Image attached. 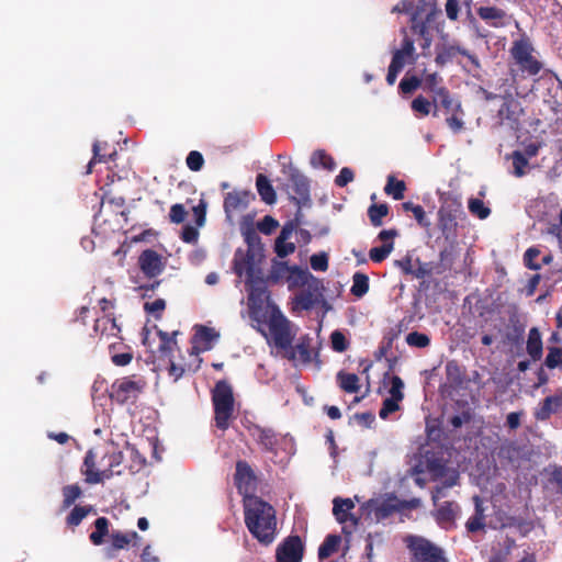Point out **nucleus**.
<instances>
[{"instance_id":"nucleus-1","label":"nucleus","mask_w":562,"mask_h":562,"mask_svg":"<svg viewBox=\"0 0 562 562\" xmlns=\"http://www.w3.org/2000/svg\"><path fill=\"white\" fill-rule=\"evenodd\" d=\"M109 193L99 196L94 193L95 201L100 203L98 213L94 214L93 233L95 236L106 238L110 234L123 229L133 221H137V209L135 205L124 207V199L109 198Z\"/></svg>"},{"instance_id":"nucleus-2","label":"nucleus","mask_w":562,"mask_h":562,"mask_svg":"<svg viewBox=\"0 0 562 562\" xmlns=\"http://www.w3.org/2000/svg\"><path fill=\"white\" fill-rule=\"evenodd\" d=\"M245 524L250 533L261 543L273 541L277 518L274 508L257 496L245 498Z\"/></svg>"},{"instance_id":"nucleus-3","label":"nucleus","mask_w":562,"mask_h":562,"mask_svg":"<svg viewBox=\"0 0 562 562\" xmlns=\"http://www.w3.org/2000/svg\"><path fill=\"white\" fill-rule=\"evenodd\" d=\"M98 457V451L93 449L88 450L85 456L81 473L88 484L103 483L114 474L121 473L120 470H115L122 463L121 452L112 451Z\"/></svg>"},{"instance_id":"nucleus-4","label":"nucleus","mask_w":562,"mask_h":562,"mask_svg":"<svg viewBox=\"0 0 562 562\" xmlns=\"http://www.w3.org/2000/svg\"><path fill=\"white\" fill-rule=\"evenodd\" d=\"M268 327L274 347L282 351L284 358L295 361V350H292V342L297 329L294 325L280 311H276L270 316Z\"/></svg>"},{"instance_id":"nucleus-5","label":"nucleus","mask_w":562,"mask_h":562,"mask_svg":"<svg viewBox=\"0 0 562 562\" xmlns=\"http://www.w3.org/2000/svg\"><path fill=\"white\" fill-rule=\"evenodd\" d=\"M216 426L220 429L228 427V420L234 411L233 389L226 381H218L212 392Z\"/></svg>"},{"instance_id":"nucleus-6","label":"nucleus","mask_w":562,"mask_h":562,"mask_svg":"<svg viewBox=\"0 0 562 562\" xmlns=\"http://www.w3.org/2000/svg\"><path fill=\"white\" fill-rule=\"evenodd\" d=\"M120 262L127 268L131 280L137 284L140 279V234L127 236L115 251Z\"/></svg>"},{"instance_id":"nucleus-7","label":"nucleus","mask_w":562,"mask_h":562,"mask_svg":"<svg viewBox=\"0 0 562 562\" xmlns=\"http://www.w3.org/2000/svg\"><path fill=\"white\" fill-rule=\"evenodd\" d=\"M140 385L133 376L117 379L111 385L110 397L116 403L126 406L132 416L138 413L137 398Z\"/></svg>"},{"instance_id":"nucleus-8","label":"nucleus","mask_w":562,"mask_h":562,"mask_svg":"<svg viewBox=\"0 0 562 562\" xmlns=\"http://www.w3.org/2000/svg\"><path fill=\"white\" fill-rule=\"evenodd\" d=\"M510 53L521 71L536 76L541 70L542 64L533 56V47L528 41H516Z\"/></svg>"},{"instance_id":"nucleus-9","label":"nucleus","mask_w":562,"mask_h":562,"mask_svg":"<svg viewBox=\"0 0 562 562\" xmlns=\"http://www.w3.org/2000/svg\"><path fill=\"white\" fill-rule=\"evenodd\" d=\"M408 548L413 552V562H447L443 551L420 537H409Z\"/></svg>"},{"instance_id":"nucleus-10","label":"nucleus","mask_w":562,"mask_h":562,"mask_svg":"<svg viewBox=\"0 0 562 562\" xmlns=\"http://www.w3.org/2000/svg\"><path fill=\"white\" fill-rule=\"evenodd\" d=\"M323 291L324 286L322 281L314 277L295 296V303L302 310H312L315 305L324 301Z\"/></svg>"},{"instance_id":"nucleus-11","label":"nucleus","mask_w":562,"mask_h":562,"mask_svg":"<svg viewBox=\"0 0 562 562\" xmlns=\"http://www.w3.org/2000/svg\"><path fill=\"white\" fill-rule=\"evenodd\" d=\"M252 200H255V195L250 191L234 190L228 192L224 199L226 218L232 222L234 215L246 210Z\"/></svg>"},{"instance_id":"nucleus-12","label":"nucleus","mask_w":562,"mask_h":562,"mask_svg":"<svg viewBox=\"0 0 562 562\" xmlns=\"http://www.w3.org/2000/svg\"><path fill=\"white\" fill-rule=\"evenodd\" d=\"M364 508L369 514L373 515L376 521L386 519L398 509V498L390 495L384 499H370L366 503Z\"/></svg>"},{"instance_id":"nucleus-13","label":"nucleus","mask_w":562,"mask_h":562,"mask_svg":"<svg viewBox=\"0 0 562 562\" xmlns=\"http://www.w3.org/2000/svg\"><path fill=\"white\" fill-rule=\"evenodd\" d=\"M303 543L299 536H291L277 549V562H301Z\"/></svg>"},{"instance_id":"nucleus-14","label":"nucleus","mask_w":562,"mask_h":562,"mask_svg":"<svg viewBox=\"0 0 562 562\" xmlns=\"http://www.w3.org/2000/svg\"><path fill=\"white\" fill-rule=\"evenodd\" d=\"M235 481L238 491L246 497L256 488V476L250 465L246 461L236 463Z\"/></svg>"},{"instance_id":"nucleus-15","label":"nucleus","mask_w":562,"mask_h":562,"mask_svg":"<svg viewBox=\"0 0 562 562\" xmlns=\"http://www.w3.org/2000/svg\"><path fill=\"white\" fill-rule=\"evenodd\" d=\"M283 172L288 173L292 189L297 195V203L308 200L310 198V181L307 177L300 172L292 164L288 167L283 166Z\"/></svg>"},{"instance_id":"nucleus-16","label":"nucleus","mask_w":562,"mask_h":562,"mask_svg":"<svg viewBox=\"0 0 562 562\" xmlns=\"http://www.w3.org/2000/svg\"><path fill=\"white\" fill-rule=\"evenodd\" d=\"M263 258V248H248L241 261L235 260V272L238 276L254 277L257 274L256 266Z\"/></svg>"},{"instance_id":"nucleus-17","label":"nucleus","mask_w":562,"mask_h":562,"mask_svg":"<svg viewBox=\"0 0 562 562\" xmlns=\"http://www.w3.org/2000/svg\"><path fill=\"white\" fill-rule=\"evenodd\" d=\"M167 259L151 249L143 250V274L154 278L159 276L166 267Z\"/></svg>"},{"instance_id":"nucleus-18","label":"nucleus","mask_w":562,"mask_h":562,"mask_svg":"<svg viewBox=\"0 0 562 562\" xmlns=\"http://www.w3.org/2000/svg\"><path fill=\"white\" fill-rule=\"evenodd\" d=\"M93 331L100 339L119 338L121 331L120 326L116 324L114 315L98 316L94 319Z\"/></svg>"},{"instance_id":"nucleus-19","label":"nucleus","mask_w":562,"mask_h":562,"mask_svg":"<svg viewBox=\"0 0 562 562\" xmlns=\"http://www.w3.org/2000/svg\"><path fill=\"white\" fill-rule=\"evenodd\" d=\"M136 540L137 532L135 531L113 530L110 533L106 552L110 557H113L119 550L127 549L131 544H135Z\"/></svg>"},{"instance_id":"nucleus-20","label":"nucleus","mask_w":562,"mask_h":562,"mask_svg":"<svg viewBox=\"0 0 562 562\" xmlns=\"http://www.w3.org/2000/svg\"><path fill=\"white\" fill-rule=\"evenodd\" d=\"M248 289V302L251 307H261L265 299L267 297V285L266 281L254 274V277H247Z\"/></svg>"},{"instance_id":"nucleus-21","label":"nucleus","mask_w":562,"mask_h":562,"mask_svg":"<svg viewBox=\"0 0 562 562\" xmlns=\"http://www.w3.org/2000/svg\"><path fill=\"white\" fill-rule=\"evenodd\" d=\"M93 157L87 165L86 173L89 175L92 172V167L97 162H109L114 160L117 155L116 149L113 146H110L105 142L97 140L92 146Z\"/></svg>"},{"instance_id":"nucleus-22","label":"nucleus","mask_w":562,"mask_h":562,"mask_svg":"<svg viewBox=\"0 0 562 562\" xmlns=\"http://www.w3.org/2000/svg\"><path fill=\"white\" fill-rule=\"evenodd\" d=\"M432 102L435 104V111L432 112L434 116H438L439 106L443 108L447 114L451 112H461V114H463L461 103L451 98L446 88H439L436 90Z\"/></svg>"},{"instance_id":"nucleus-23","label":"nucleus","mask_w":562,"mask_h":562,"mask_svg":"<svg viewBox=\"0 0 562 562\" xmlns=\"http://www.w3.org/2000/svg\"><path fill=\"white\" fill-rule=\"evenodd\" d=\"M521 113L520 104L514 100L512 94L504 97V102L498 110L501 122H507L512 127L518 123Z\"/></svg>"},{"instance_id":"nucleus-24","label":"nucleus","mask_w":562,"mask_h":562,"mask_svg":"<svg viewBox=\"0 0 562 562\" xmlns=\"http://www.w3.org/2000/svg\"><path fill=\"white\" fill-rule=\"evenodd\" d=\"M294 231V224L288 223L282 227L280 235L276 239L274 250L280 258H284L294 252L295 245L289 241Z\"/></svg>"},{"instance_id":"nucleus-25","label":"nucleus","mask_w":562,"mask_h":562,"mask_svg":"<svg viewBox=\"0 0 562 562\" xmlns=\"http://www.w3.org/2000/svg\"><path fill=\"white\" fill-rule=\"evenodd\" d=\"M355 508V503L350 498H335L333 513L336 519L340 524L351 522L352 527H356L358 519L349 512Z\"/></svg>"},{"instance_id":"nucleus-26","label":"nucleus","mask_w":562,"mask_h":562,"mask_svg":"<svg viewBox=\"0 0 562 562\" xmlns=\"http://www.w3.org/2000/svg\"><path fill=\"white\" fill-rule=\"evenodd\" d=\"M155 335L158 337L157 349H154L151 342L149 341L150 333L143 328V346L148 347L149 351L155 355L159 352L161 356L168 355L170 351V346L173 342L171 338H169L167 333L161 330H157Z\"/></svg>"},{"instance_id":"nucleus-27","label":"nucleus","mask_w":562,"mask_h":562,"mask_svg":"<svg viewBox=\"0 0 562 562\" xmlns=\"http://www.w3.org/2000/svg\"><path fill=\"white\" fill-rule=\"evenodd\" d=\"M439 229L442 233V236L446 238L448 243L451 245L454 244L457 238V221L451 213L439 211Z\"/></svg>"},{"instance_id":"nucleus-28","label":"nucleus","mask_w":562,"mask_h":562,"mask_svg":"<svg viewBox=\"0 0 562 562\" xmlns=\"http://www.w3.org/2000/svg\"><path fill=\"white\" fill-rule=\"evenodd\" d=\"M562 407V395L548 396L540 407L536 409L535 417L538 420H547Z\"/></svg>"},{"instance_id":"nucleus-29","label":"nucleus","mask_w":562,"mask_h":562,"mask_svg":"<svg viewBox=\"0 0 562 562\" xmlns=\"http://www.w3.org/2000/svg\"><path fill=\"white\" fill-rule=\"evenodd\" d=\"M257 191L261 200L267 204H273L277 201L276 191L270 180L262 173H259L256 178Z\"/></svg>"},{"instance_id":"nucleus-30","label":"nucleus","mask_w":562,"mask_h":562,"mask_svg":"<svg viewBox=\"0 0 562 562\" xmlns=\"http://www.w3.org/2000/svg\"><path fill=\"white\" fill-rule=\"evenodd\" d=\"M313 278H314V276L307 269H301V268L294 266V267H292V269L289 273L286 282H288V285L290 289L303 288Z\"/></svg>"},{"instance_id":"nucleus-31","label":"nucleus","mask_w":562,"mask_h":562,"mask_svg":"<svg viewBox=\"0 0 562 562\" xmlns=\"http://www.w3.org/2000/svg\"><path fill=\"white\" fill-rule=\"evenodd\" d=\"M527 352L532 360H539L542 356V340L538 328L532 327L528 334Z\"/></svg>"},{"instance_id":"nucleus-32","label":"nucleus","mask_w":562,"mask_h":562,"mask_svg":"<svg viewBox=\"0 0 562 562\" xmlns=\"http://www.w3.org/2000/svg\"><path fill=\"white\" fill-rule=\"evenodd\" d=\"M109 525H110V521L106 517H99L95 519L94 531H92L89 536L90 541L94 546H100V544L104 543V538L106 536L110 537Z\"/></svg>"},{"instance_id":"nucleus-33","label":"nucleus","mask_w":562,"mask_h":562,"mask_svg":"<svg viewBox=\"0 0 562 562\" xmlns=\"http://www.w3.org/2000/svg\"><path fill=\"white\" fill-rule=\"evenodd\" d=\"M339 386L347 393H357L360 389L359 378L355 373L339 371L337 373Z\"/></svg>"},{"instance_id":"nucleus-34","label":"nucleus","mask_w":562,"mask_h":562,"mask_svg":"<svg viewBox=\"0 0 562 562\" xmlns=\"http://www.w3.org/2000/svg\"><path fill=\"white\" fill-rule=\"evenodd\" d=\"M292 267L283 261H273L267 281L279 283L282 280H288Z\"/></svg>"},{"instance_id":"nucleus-35","label":"nucleus","mask_w":562,"mask_h":562,"mask_svg":"<svg viewBox=\"0 0 562 562\" xmlns=\"http://www.w3.org/2000/svg\"><path fill=\"white\" fill-rule=\"evenodd\" d=\"M340 542H341L340 536L328 535L318 549L319 560H325V559L329 558L333 553H335L338 550Z\"/></svg>"},{"instance_id":"nucleus-36","label":"nucleus","mask_w":562,"mask_h":562,"mask_svg":"<svg viewBox=\"0 0 562 562\" xmlns=\"http://www.w3.org/2000/svg\"><path fill=\"white\" fill-rule=\"evenodd\" d=\"M311 165L314 168H324L327 170H334L336 168V162L331 156H329L325 150L318 149L315 150L311 156Z\"/></svg>"},{"instance_id":"nucleus-37","label":"nucleus","mask_w":562,"mask_h":562,"mask_svg":"<svg viewBox=\"0 0 562 562\" xmlns=\"http://www.w3.org/2000/svg\"><path fill=\"white\" fill-rule=\"evenodd\" d=\"M351 293L357 297H362L369 291V278L364 273L357 272L352 277Z\"/></svg>"},{"instance_id":"nucleus-38","label":"nucleus","mask_w":562,"mask_h":562,"mask_svg":"<svg viewBox=\"0 0 562 562\" xmlns=\"http://www.w3.org/2000/svg\"><path fill=\"white\" fill-rule=\"evenodd\" d=\"M91 506H75L66 518V524L69 527H77L91 512Z\"/></svg>"},{"instance_id":"nucleus-39","label":"nucleus","mask_w":562,"mask_h":562,"mask_svg":"<svg viewBox=\"0 0 562 562\" xmlns=\"http://www.w3.org/2000/svg\"><path fill=\"white\" fill-rule=\"evenodd\" d=\"M292 350H295V361H293L295 364L297 362L301 363H310L311 362V351H310V338L304 337L302 340L296 345L292 346Z\"/></svg>"},{"instance_id":"nucleus-40","label":"nucleus","mask_w":562,"mask_h":562,"mask_svg":"<svg viewBox=\"0 0 562 562\" xmlns=\"http://www.w3.org/2000/svg\"><path fill=\"white\" fill-rule=\"evenodd\" d=\"M405 189L404 181L395 180L393 176H389L387 183L384 188L386 194L392 195L394 200H402Z\"/></svg>"},{"instance_id":"nucleus-41","label":"nucleus","mask_w":562,"mask_h":562,"mask_svg":"<svg viewBox=\"0 0 562 562\" xmlns=\"http://www.w3.org/2000/svg\"><path fill=\"white\" fill-rule=\"evenodd\" d=\"M82 494L79 485L71 484L63 487V508H69Z\"/></svg>"},{"instance_id":"nucleus-42","label":"nucleus","mask_w":562,"mask_h":562,"mask_svg":"<svg viewBox=\"0 0 562 562\" xmlns=\"http://www.w3.org/2000/svg\"><path fill=\"white\" fill-rule=\"evenodd\" d=\"M458 506H454L453 503L446 502L443 503L436 513V518L440 524H450L454 520L456 509Z\"/></svg>"},{"instance_id":"nucleus-43","label":"nucleus","mask_w":562,"mask_h":562,"mask_svg":"<svg viewBox=\"0 0 562 562\" xmlns=\"http://www.w3.org/2000/svg\"><path fill=\"white\" fill-rule=\"evenodd\" d=\"M468 207L472 215H475L481 220H485L491 214L490 207L485 206L481 199L471 198L468 202Z\"/></svg>"},{"instance_id":"nucleus-44","label":"nucleus","mask_w":562,"mask_h":562,"mask_svg":"<svg viewBox=\"0 0 562 562\" xmlns=\"http://www.w3.org/2000/svg\"><path fill=\"white\" fill-rule=\"evenodd\" d=\"M389 207L386 204H373L368 210V215L373 226H381L382 218L387 215Z\"/></svg>"},{"instance_id":"nucleus-45","label":"nucleus","mask_w":562,"mask_h":562,"mask_svg":"<svg viewBox=\"0 0 562 562\" xmlns=\"http://www.w3.org/2000/svg\"><path fill=\"white\" fill-rule=\"evenodd\" d=\"M393 243H385L380 247L371 248L369 251V257L374 262L383 261L393 250Z\"/></svg>"},{"instance_id":"nucleus-46","label":"nucleus","mask_w":562,"mask_h":562,"mask_svg":"<svg viewBox=\"0 0 562 562\" xmlns=\"http://www.w3.org/2000/svg\"><path fill=\"white\" fill-rule=\"evenodd\" d=\"M514 175L518 178L526 175L525 168L528 166V158L520 151H514L512 155Z\"/></svg>"},{"instance_id":"nucleus-47","label":"nucleus","mask_w":562,"mask_h":562,"mask_svg":"<svg viewBox=\"0 0 562 562\" xmlns=\"http://www.w3.org/2000/svg\"><path fill=\"white\" fill-rule=\"evenodd\" d=\"M549 369H555L562 366V348L549 347L544 361Z\"/></svg>"},{"instance_id":"nucleus-48","label":"nucleus","mask_w":562,"mask_h":562,"mask_svg":"<svg viewBox=\"0 0 562 562\" xmlns=\"http://www.w3.org/2000/svg\"><path fill=\"white\" fill-rule=\"evenodd\" d=\"M477 14L482 20H502L505 16V12L502 9L495 7H481L477 9Z\"/></svg>"},{"instance_id":"nucleus-49","label":"nucleus","mask_w":562,"mask_h":562,"mask_svg":"<svg viewBox=\"0 0 562 562\" xmlns=\"http://www.w3.org/2000/svg\"><path fill=\"white\" fill-rule=\"evenodd\" d=\"M406 342L413 347L425 348L429 346L430 339L426 334L413 331L406 336Z\"/></svg>"},{"instance_id":"nucleus-50","label":"nucleus","mask_w":562,"mask_h":562,"mask_svg":"<svg viewBox=\"0 0 562 562\" xmlns=\"http://www.w3.org/2000/svg\"><path fill=\"white\" fill-rule=\"evenodd\" d=\"M243 236H244V239H245L248 248H263L261 238L254 228H251V227L244 228Z\"/></svg>"},{"instance_id":"nucleus-51","label":"nucleus","mask_w":562,"mask_h":562,"mask_svg":"<svg viewBox=\"0 0 562 562\" xmlns=\"http://www.w3.org/2000/svg\"><path fill=\"white\" fill-rule=\"evenodd\" d=\"M143 307L148 314L154 315V317L158 319L166 308V301L164 299H157L154 302H146Z\"/></svg>"},{"instance_id":"nucleus-52","label":"nucleus","mask_w":562,"mask_h":562,"mask_svg":"<svg viewBox=\"0 0 562 562\" xmlns=\"http://www.w3.org/2000/svg\"><path fill=\"white\" fill-rule=\"evenodd\" d=\"M115 347H116L115 342H110L109 348H110V352H111L112 362L115 366H120V367L128 364L133 359V355L131 352L114 353L113 350L115 349Z\"/></svg>"},{"instance_id":"nucleus-53","label":"nucleus","mask_w":562,"mask_h":562,"mask_svg":"<svg viewBox=\"0 0 562 562\" xmlns=\"http://www.w3.org/2000/svg\"><path fill=\"white\" fill-rule=\"evenodd\" d=\"M391 384L392 385L389 391L390 397L401 402L404 398V394H403L404 382H403V380L397 375H393L391 379Z\"/></svg>"},{"instance_id":"nucleus-54","label":"nucleus","mask_w":562,"mask_h":562,"mask_svg":"<svg viewBox=\"0 0 562 562\" xmlns=\"http://www.w3.org/2000/svg\"><path fill=\"white\" fill-rule=\"evenodd\" d=\"M187 166L192 171H200L204 165V158L200 151L192 150L187 157Z\"/></svg>"},{"instance_id":"nucleus-55","label":"nucleus","mask_w":562,"mask_h":562,"mask_svg":"<svg viewBox=\"0 0 562 562\" xmlns=\"http://www.w3.org/2000/svg\"><path fill=\"white\" fill-rule=\"evenodd\" d=\"M259 442L267 450H273L277 445L276 434L271 429H262L259 432Z\"/></svg>"},{"instance_id":"nucleus-56","label":"nucleus","mask_w":562,"mask_h":562,"mask_svg":"<svg viewBox=\"0 0 562 562\" xmlns=\"http://www.w3.org/2000/svg\"><path fill=\"white\" fill-rule=\"evenodd\" d=\"M310 261L312 269L315 271H326L328 269V256L326 252L313 255Z\"/></svg>"},{"instance_id":"nucleus-57","label":"nucleus","mask_w":562,"mask_h":562,"mask_svg":"<svg viewBox=\"0 0 562 562\" xmlns=\"http://www.w3.org/2000/svg\"><path fill=\"white\" fill-rule=\"evenodd\" d=\"M430 108L431 102L423 95H418L412 101L413 111L418 112L422 115H428L430 113Z\"/></svg>"},{"instance_id":"nucleus-58","label":"nucleus","mask_w":562,"mask_h":562,"mask_svg":"<svg viewBox=\"0 0 562 562\" xmlns=\"http://www.w3.org/2000/svg\"><path fill=\"white\" fill-rule=\"evenodd\" d=\"M330 340L331 347L335 351L344 352L348 348L347 339L345 335L339 330H335L331 333Z\"/></svg>"},{"instance_id":"nucleus-59","label":"nucleus","mask_w":562,"mask_h":562,"mask_svg":"<svg viewBox=\"0 0 562 562\" xmlns=\"http://www.w3.org/2000/svg\"><path fill=\"white\" fill-rule=\"evenodd\" d=\"M451 115L446 119V123L453 133H459L464 127V121L461 112H451Z\"/></svg>"},{"instance_id":"nucleus-60","label":"nucleus","mask_w":562,"mask_h":562,"mask_svg":"<svg viewBox=\"0 0 562 562\" xmlns=\"http://www.w3.org/2000/svg\"><path fill=\"white\" fill-rule=\"evenodd\" d=\"M422 85V80L416 76L404 77L400 82V89L403 93H412Z\"/></svg>"},{"instance_id":"nucleus-61","label":"nucleus","mask_w":562,"mask_h":562,"mask_svg":"<svg viewBox=\"0 0 562 562\" xmlns=\"http://www.w3.org/2000/svg\"><path fill=\"white\" fill-rule=\"evenodd\" d=\"M398 403H400V401H397V400H394L391 397L385 398L383 401L382 408L379 412V416L382 419H385L390 414L398 411V408H400Z\"/></svg>"},{"instance_id":"nucleus-62","label":"nucleus","mask_w":562,"mask_h":562,"mask_svg":"<svg viewBox=\"0 0 562 562\" xmlns=\"http://www.w3.org/2000/svg\"><path fill=\"white\" fill-rule=\"evenodd\" d=\"M457 49H459V46H449L443 48L441 52H439L436 56V63L438 65H445L453 59V57L457 55Z\"/></svg>"},{"instance_id":"nucleus-63","label":"nucleus","mask_w":562,"mask_h":562,"mask_svg":"<svg viewBox=\"0 0 562 562\" xmlns=\"http://www.w3.org/2000/svg\"><path fill=\"white\" fill-rule=\"evenodd\" d=\"M187 214L188 213L182 204H173L169 213L170 222L175 224H180L186 220Z\"/></svg>"},{"instance_id":"nucleus-64","label":"nucleus","mask_w":562,"mask_h":562,"mask_svg":"<svg viewBox=\"0 0 562 562\" xmlns=\"http://www.w3.org/2000/svg\"><path fill=\"white\" fill-rule=\"evenodd\" d=\"M279 226L278 221H276L273 217L266 215L260 222H258L257 227L258 229L269 235L271 234L277 227Z\"/></svg>"}]
</instances>
